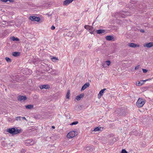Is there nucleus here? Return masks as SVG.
I'll list each match as a JSON object with an SVG mask.
<instances>
[{
    "label": "nucleus",
    "instance_id": "nucleus-1",
    "mask_svg": "<svg viewBox=\"0 0 153 153\" xmlns=\"http://www.w3.org/2000/svg\"><path fill=\"white\" fill-rule=\"evenodd\" d=\"M21 131V129H16L14 128H9L7 131L12 134H16L20 133Z\"/></svg>",
    "mask_w": 153,
    "mask_h": 153
},
{
    "label": "nucleus",
    "instance_id": "nucleus-2",
    "mask_svg": "<svg viewBox=\"0 0 153 153\" xmlns=\"http://www.w3.org/2000/svg\"><path fill=\"white\" fill-rule=\"evenodd\" d=\"M146 102V101L142 98H139L137 102H136V105L138 108L142 107Z\"/></svg>",
    "mask_w": 153,
    "mask_h": 153
},
{
    "label": "nucleus",
    "instance_id": "nucleus-3",
    "mask_svg": "<svg viewBox=\"0 0 153 153\" xmlns=\"http://www.w3.org/2000/svg\"><path fill=\"white\" fill-rule=\"evenodd\" d=\"M24 143L25 144L26 146H28L29 145H30L32 146L33 145L34 143V142L31 139L27 140L24 141Z\"/></svg>",
    "mask_w": 153,
    "mask_h": 153
},
{
    "label": "nucleus",
    "instance_id": "nucleus-4",
    "mask_svg": "<svg viewBox=\"0 0 153 153\" xmlns=\"http://www.w3.org/2000/svg\"><path fill=\"white\" fill-rule=\"evenodd\" d=\"M29 19L33 21L39 22L41 20V18L35 16H30Z\"/></svg>",
    "mask_w": 153,
    "mask_h": 153
},
{
    "label": "nucleus",
    "instance_id": "nucleus-5",
    "mask_svg": "<svg viewBox=\"0 0 153 153\" xmlns=\"http://www.w3.org/2000/svg\"><path fill=\"white\" fill-rule=\"evenodd\" d=\"M76 135V132L74 131H70L67 135L68 138H71L74 137Z\"/></svg>",
    "mask_w": 153,
    "mask_h": 153
},
{
    "label": "nucleus",
    "instance_id": "nucleus-6",
    "mask_svg": "<svg viewBox=\"0 0 153 153\" xmlns=\"http://www.w3.org/2000/svg\"><path fill=\"white\" fill-rule=\"evenodd\" d=\"M18 100L19 101H24L27 99V97L25 96L19 95L18 96Z\"/></svg>",
    "mask_w": 153,
    "mask_h": 153
},
{
    "label": "nucleus",
    "instance_id": "nucleus-7",
    "mask_svg": "<svg viewBox=\"0 0 153 153\" xmlns=\"http://www.w3.org/2000/svg\"><path fill=\"white\" fill-rule=\"evenodd\" d=\"M123 13H125L126 14L128 12L126 11H122L121 12H120L118 13V15L120 17H121L123 18H125L126 17V16L127 14H124Z\"/></svg>",
    "mask_w": 153,
    "mask_h": 153
},
{
    "label": "nucleus",
    "instance_id": "nucleus-8",
    "mask_svg": "<svg viewBox=\"0 0 153 153\" xmlns=\"http://www.w3.org/2000/svg\"><path fill=\"white\" fill-rule=\"evenodd\" d=\"M128 45L131 48H135L137 47H139L140 45H137L136 44H134V43H129L128 44Z\"/></svg>",
    "mask_w": 153,
    "mask_h": 153
},
{
    "label": "nucleus",
    "instance_id": "nucleus-9",
    "mask_svg": "<svg viewBox=\"0 0 153 153\" xmlns=\"http://www.w3.org/2000/svg\"><path fill=\"white\" fill-rule=\"evenodd\" d=\"M105 39L108 41H114L113 36L111 35L107 36L105 37Z\"/></svg>",
    "mask_w": 153,
    "mask_h": 153
},
{
    "label": "nucleus",
    "instance_id": "nucleus-10",
    "mask_svg": "<svg viewBox=\"0 0 153 153\" xmlns=\"http://www.w3.org/2000/svg\"><path fill=\"white\" fill-rule=\"evenodd\" d=\"M143 46L144 47H147L148 48H151L153 46V42H150L147 44H144Z\"/></svg>",
    "mask_w": 153,
    "mask_h": 153
},
{
    "label": "nucleus",
    "instance_id": "nucleus-11",
    "mask_svg": "<svg viewBox=\"0 0 153 153\" xmlns=\"http://www.w3.org/2000/svg\"><path fill=\"white\" fill-rule=\"evenodd\" d=\"M74 0H65L64 1L63 4L64 6H67L70 3L72 2Z\"/></svg>",
    "mask_w": 153,
    "mask_h": 153
},
{
    "label": "nucleus",
    "instance_id": "nucleus-12",
    "mask_svg": "<svg viewBox=\"0 0 153 153\" xmlns=\"http://www.w3.org/2000/svg\"><path fill=\"white\" fill-rule=\"evenodd\" d=\"M90 85V84L88 82L85 83L82 87L81 89V91L84 90L87 88Z\"/></svg>",
    "mask_w": 153,
    "mask_h": 153
},
{
    "label": "nucleus",
    "instance_id": "nucleus-13",
    "mask_svg": "<svg viewBox=\"0 0 153 153\" xmlns=\"http://www.w3.org/2000/svg\"><path fill=\"white\" fill-rule=\"evenodd\" d=\"M40 88L41 89L45 88L46 89H48L50 88V87L48 85H40L39 86Z\"/></svg>",
    "mask_w": 153,
    "mask_h": 153
},
{
    "label": "nucleus",
    "instance_id": "nucleus-14",
    "mask_svg": "<svg viewBox=\"0 0 153 153\" xmlns=\"http://www.w3.org/2000/svg\"><path fill=\"white\" fill-rule=\"evenodd\" d=\"M106 90V88H104L103 89L101 90L99 92V93L98 94V98H100L103 94L104 92Z\"/></svg>",
    "mask_w": 153,
    "mask_h": 153
},
{
    "label": "nucleus",
    "instance_id": "nucleus-15",
    "mask_svg": "<svg viewBox=\"0 0 153 153\" xmlns=\"http://www.w3.org/2000/svg\"><path fill=\"white\" fill-rule=\"evenodd\" d=\"M84 94H82L79 95L77 96L76 97V99L77 100H80L84 96Z\"/></svg>",
    "mask_w": 153,
    "mask_h": 153
},
{
    "label": "nucleus",
    "instance_id": "nucleus-16",
    "mask_svg": "<svg viewBox=\"0 0 153 153\" xmlns=\"http://www.w3.org/2000/svg\"><path fill=\"white\" fill-rule=\"evenodd\" d=\"M97 33L98 34H100L104 33L105 32V30L103 29H99L96 31Z\"/></svg>",
    "mask_w": 153,
    "mask_h": 153
},
{
    "label": "nucleus",
    "instance_id": "nucleus-17",
    "mask_svg": "<svg viewBox=\"0 0 153 153\" xmlns=\"http://www.w3.org/2000/svg\"><path fill=\"white\" fill-rule=\"evenodd\" d=\"M20 54V53L19 52H14L12 53V55L14 56H19Z\"/></svg>",
    "mask_w": 153,
    "mask_h": 153
},
{
    "label": "nucleus",
    "instance_id": "nucleus-18",
    "mask_svg": "<svg viewBox=\"0 0 153 153\" xmlns=\"http://www.w3.org/2000/svg\"><path fill=\"white\" fill-rule=\"evenodd\" d=\"M25 107L27 109H31L33 108V106L32 105H26Z\"/></svg>",
    "mask_w": 153,
    "mask_h": 153
},
{
    "label": "nucleus",
    "instance_id": "nucleus-19",
    "mask_svg": "<svg viewBox=\"0 0 153 153\" xmlns=\"http://www.w3.org/2000/svg\"><path fill=\"white\" fill-rule=\"evenodd\" d=\"M11 39L13 41H19V39L18 38L16 37V38L14 36H12L11 37Z\"/></svg>",
    "mask_w": 153,
    "mask_h": 153
},
{
    "label": "nucleus",
    "instance_id": "nucleus-20",
    "mask_svg": "<svg viewBox=\"0 0 153 153\" xmlns=\"http://www.w3.org/2000/svg\"><path fill=\"white\" fill-rule=\"evenodd\" d=\"M79 44V42H76L74 44V47L76 48H78Z\"/></svg>",
    "mask_w": 153,
    "mask_h": 153
},
{
    "label": "nucleus",
    "instance_id": "nucleus-21",
    "mask_svg": "<svg viewBox=\"0 0 153 153\" xmlns=\"http://www.w3.org/2000/svg\"><path fill=\"white\" fill-rule=\"evenodd\" d=\"M70 92L69 90H68L66 95V97L67 99H69L70 97Z\"/></svg>",
    "mask_w": 153,
    "mask_h": 153
},
{
    "label": "nucleus",
    "instance_id": "nucleus-22",
    "mask_svg": "<svg viewBox=\"0 0 153 153\" xmlns=\"http://www.w3.org/2000/svg\"><path fill=\"white\" fill-rule=\"evenodd\" d=\"M53 62H56V60H58L59 59L57 58L56 57H53L51 58Z\"/></svg>",
    "mask_w": 153,
    "mask_h": 153
},
{
    "label": "nucleus",
    "instance_id": "nucleus-23",
    "mask_svg": "<svg viewBox=\"0 0 153 153\" xmlns=\"http://www.w3.org/2000/svg\"><path fill=\"white\" fill-rule=\"evenodd\" d=\"M5 59L6 61L7 62H11V59L8 57H5Z\"/></svg>",
    "mask_w": 153,
    "mask_h": 153
},
{
    "label": "nucleus",
    "instance_id": "nucleus-24",
    "mask_svg": "<svg viewBox=\"0 0 153 153\" xmlns=\"http://www.w3.org/2000/svg\"><path fill=\"white\" fill-rule=\"evenodd\" d=\"M78 123V122L77 121H74L72 123H71L70 124V125L73 126V125H75L77 124Z\"/></svg>",
    "mask_w": 153,
    "mask_h": 153
},
{
    "label": "nucleus",
    "instance_id": "nucleus-25",
    "mask_svg": "<svg viewBox=\"0 0 153 153\" xmlns=\"http://www.w3.org/2000/svg\"><path fill=\"white\" fill-rule=\"evenodd\" d=\"M59 73V72L57 71L56 72H54V71L51 72L52 74H54L56 75H58Z\"/></svg>",
    "mask_w": 153,
    "mask_h": 153
},
{
    "label": "nucleus",
    "instance_id": "nucleus-26",
    "mask_svg": "<svg viewBox=\"0 0 153 153\" xmlns=\"http://www.w3.org/2000/svg\"><path fill=\"white\" fill-rule=\"evenodd\" d=\"M106 63V66H108L111 63V61L109 60H108L105 61Z\"/></svg>",
    "mask_w": 153,
    "mask_h": 153
},
{
    "label": "nucleus",
    "instance_id": "nucleus-27",
    "mask_svg": "<svg viewBox=\"0 0 153 153\" xmlns=\"http://www.w3.org/2000/svg\"><path fill=\"white\" fill-rule=\"evenodd\" d=\"M90 27L89 26V25H85V26H84V28L87 30H90Z\"/></svg>",
    "mask_w": 153,
    "mask_h": 153
},
{
    "label": "nucleus",
    "instance_id": "nucleus-28",
    "mask_svg": "<svg viewBox=\"0 0 153 153\" xmlns=\"http://www.w3.org/2000/svg\"><path fill=\"white\" fill-rule=\"evenodd\" d=\"M141 80L140 81V82H139L138 83H136V85H137L138 86H141L142 84H143V83H141Z\"/></svg>",
    "mask_w": 153,
    "mask_h": 153
},
{
    "label": "nucleus",
    "instance_id": "nucleus-29",
    "mask_svg": "<svg viewBox=\"0 0 153 153\" xmlns=\"http://www.w3.org/2000/svg\"><path fill=\"white\" fill-rule=\"evenodd\" d=\"M100 128H99L98 127H96L94 129V131H99L100 130Z\"/></svg>",
    "mask_w": 153,
    "mask_h": 153
},
{
    "label": "nucleus",
    "instance_id": "nucleus-30",
    "mask_svg": "<svg viewBox=\"0 0 153 153\" xmlns=\"http://www.w3.org/2000/svg\"><path fill=\"white\" fill-rule=\"evenodd\" d=\"M1 1L6 2L8 1H9L10 2H12L13 1V0H0Z\"/></svg>",
    "mask_w": 153,
    "mask_h": 153
},
{
    "label": "nucleus",
    "instance_id": "nucleus-31",
    "mask_svg": "<svg viewBox=\"0 0 153 153\" xmlns=\"http://www.w3.org/2000/svg\"><path fill=\"white\" fill-rule=\"evenodd\" d=\"M86 150L87 151H89V152L92 150V149H91L89 146L87 147L86 148Z\"/></svg>",
    "mask_w": 153,
    "mask_h": 153
},
{
    "label": "nucleus",
    "instance_id": "nucleus-32",
    "mask_svg": "<svg viewBox=\"0 0 153 153\" xmlns=\"http://www.w3.org/2000/svg\"><path fill=\"white\" fill-rule=\"evenodd\" d=\"M102 65L104 67H107L106 66V64L105 62V61L103 62L102 64Z\"/></svg>",
    "mask_w": 153,
    "mask_h": 153
},
{
    "label": "nucleus",
    "instance_id": "nucleus-33",
    "mask_svg": "<svg viewBox=\"0 0 153 153\" xmlns=\"http://www.w3.org/2000/svg\"><path fill=\"white\" fill-rule=\"evenodd\" d=\"M121 153H128V152L125 149H123L122 150Z\"/></svg>",
    "mask_w": 153,
    "mask_h": 153
},
{
    "label": "nucleus",
    "instance_id": "nucleus-34",
    "mask_svg": "<svg viewBox=\"0 0 153 153\" xmlns=\"http://www.w3.org/2000/svg\"><path fill=\"white\" fill-rule=\"evenodd\" d=\"M21 117H18L16 118V119L17 121L20 120H21Z\"/></svg>",
    "mask_w": 153,
    "mask_h": 153
},
{
    "label": "nucleus",
    "instance_id": "nucleus-35",
    "mask_svg": "<svg viewBox=\"0 0 153 153\" xmlns=\"http://www.w3.org/2000/svg\"><path fill=\"white\" fill-rule=\"evenodd\" d=\"M142 70L144 73H146L148 71V70L146 69H142Z\"/></svg>",
    "mask_w": 153,
    "mask_h": 153
},
{
    "label": "nucleus",
    "instance_id": "nucleus-36",
    "mask_svg": "<svg viewBox=\"0 0 153 153\" xmlns=\"http://www.w3.org/2000/svg\"><path fill=\"white\" fill-rule=\"evenodd\" d=\"M151 79H150L149 78V79H146V80H141V82H146V81L150 80Z\"/></svg>",
    "mask_w": 153,
    "mask_h": 153
},
{
    "label": "nucleus",
    "instance_id": "nucleus-37",
    "mask_svg": "<svg viewBox=\"0 0 153 153\" xmlns=\"http://www.w3.org/2000/svg\"><path fill=\"white\" fill-rule=\"evenodd\" d=\"M139 66H140L139 65H138L137 66H136L134 68L135 70H136L138 69L139 68Z\"/></svg>",
    "mask_w": 153,
    "mask_h": 153
},
{
    "label": "nucleus",
    "instance_id": "nucleus-38",
    "mask_svg": "<svg viewBox=\"0 0 153 153\" xmlns=\"http://www.w3.org/2000/svg\"><path fill=\"white\" fill-rule=\"evenodd\" d=\"M55 27L53 25L51 27V29L52 30H53L55 29Z\"/></svg>",
    "mask_w": 153,
    "mask_h": 153
},
{
    "label": "nucleus",
    "instance_id": "nucleus-39",
    "mask_svg": "<svg viewBox=\"0 0 153 153\" xmlns=\"http://www.w3.org/2000/svg\"><path fill=\"white\" fill-rule=\"evenodd\" d=\"M89 29H90V30H88L91 31L93 29V27H90Z\"/></svg>",
    "mask_w": 153,
    "mask_h": 153
},
{
    "label": "nucleus",
    "instance_id": "nucleus-40",
    "mask_svg": "<svg viewBox=\"0 0 153 153\" xmlns=\"http://www.w3.org/2000/svg\"><path fill=\"white\" fill-rule=\"evenodd\" d=\"M140 31L142 33H144V30L143 29H140Z\"/></svg>",
    "mask_w": 153,
    "mask_h": 153
},
{
    "label": "nucleus",
    "instance_id": "nucleus-41",
    "mask_svg": "<svg viewBox=\"0 0 153 153\" xmlns=\"http://www.w3.org/2000/svg\"><path fill=\"white\" fill-rule=\"evenodd\" d=\"M42 63L43 64H42L43 65H45L46 67L48 66V65H47V64H45V63Z\"/></svg>",
    "mask_w": 153,
    "mask_h": 153
},
{
    "label": "nucleus",
    "instance_id": "nucleus-42",
    "mask_svg": "<svg viewBox=\"0 0 153 153\" xmlns=\"http://www.w3.org/2000/svg\"><path fill=\"white\" fill-rule=\"evenodd\" d=\"M94 30L93 31H90V33H91V34H94Z\"/></svg>",
    "mask_w": 153,
    "mask_h": 153
},
{
    "label": "nucleus",
    "instance_id": "nucleus-43",
    "mask_svg": "<svg viewBox=\"0 0 153 153\" xmlns=\"http://www.w3.org/2000/svg\"><path fill=\"white\" fill-rule=\"evenodd\" d=\"M52 128L53 129H54L55 128V127L54 126H52Z\"/></svg>",
    "mask_w": 153,
    "mask_h": 153
},
{
    "label": "nucleus",
    "instance_id": "nucleus-44",
    "mask_svg": "<svg viewBox=\"0 0 153 153\" xmlns=\"http://www.w3.org/2000/svg\"><path fill=\"white\" fill-rule=\"evenodd\" d=\"M22 118L23 119H25V120H26V118L25 117H22Z\"/></svg>",
    "mask_w": 153,
    "mask_h": 153
},
{
    "label": "nucleus",
    "instance_id": "nucleus-45",
    "mask_svg": "<svg viewBox=\"0 0 153 153\" xmlns=\"http://www.w3.org/2000/svg\"><path fill=\"white\" fill-rule=\"evenodd\" d=\"M88 47H90L91 46H90V45H88Z\"/></svg>",
    "mask_w": 153,
    "mask_h": 153
},
{
    "label": "nucleus",
    "instance_id": "nucleus-46",
    "mask_svg": "<svg viewBox=\"0 0 153 153\" xmlns=\"http://www.w3.org/2000/svg\"><path fill=\"white\" fill-rule=\"evenodd\" d=\"M141 82V83H143L144 82Z\"/></svg>",
    "mask_w": 153,
    "mask_h": 153
},
{
    "label": "nucleus",
    "instance_id": "nucleus-47",
    "mask_svg": "<svg viewBox=\"0 0 153 153\" xmlns=\"http://www.w3.org/2000/svg\"><path fill=\"white\" fill-rule=\"evenodd\" d=\"M51 16V15H48V16Z\"/></svg>",
    "mask_w": 153,
    "mask_h": 153
}]
</instances>
